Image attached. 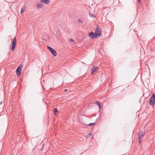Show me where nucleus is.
I'll return each mask as SVG.
<instances>
[{"label":"nucleus","instance_id":"f257e3e1","mask_svg":"<svg viewBox=\"0 0 155 155\" xmlns=\"http://www.w3.org/2000/svg\"><path fill=\"white\" fill-rule=\"evenodd\" d=\"M95 34L97 38L100 37L101 35V30L99 28L98 25H97L96 29L95 30Z\"/></svg>","mask_w":155,"mask_h":155},{"label":"nucleus","instance_id":"f03ea898","mask_svg":"<svg viewBox=\"0 0 155 155\" xmlns=\"http://www.w3.org/2000/svg\"><path fill=\"white\" fill-rule=\"evenodd\" d=\"M145 132L143 131L139 132L138 134V140L140 143L141 142V139L143 138Z\"/></svg>","mask_w":155,"mask_h":155},{"label":"nucleus","instance_id":"7ed1b4c3","mask_svg":"<svg viewBox=\"0 0 155 155\" xmlns=\"http://www.w3.org/2000/svg\"><path fill=\"white\" fill-rule=\"evenodd\" d=\"M155 103V94H153L152 95L149 101V104L152 105Z\"/></svg>","mask_w":155,"mask_h":155},{"label":"nucleus","instance_id":"20e7f679","mask_svg":"<svg viewBox=\"0 0 155 155\" xmlns=\"http://www.w3.org/2000/svg\"><path fill=\"white\" fill-rule=\"evenodd\" d=\"M23 66L22 64L20 65L17 68L16 70V74L18 76L20 75L21 71L22 68Z\"/></svg>","mask_w":155,"mask_h":155},{"label":"nucleus","instance_id":"39448f33","mask_svg":"<svg viewBox=\"0 0 155 155\" xmlns=\"http://www.w3.org/2000/svg\"><path fill=\"white\" fill-rule=\"evenodd\" d=\"M47 48L53 56H56L57 55V52L54 49L48 46L47 47Z\"/></svg>","mask_w":155,"mask_h":155},{"label":"nucleus","instance_id":"423d86ee","mask_svg":"<svg viewBox=\"0 0 155 155\" xmlns=\"http://www.w3.org/2000/svg\"><path fill=\"white\" fill-rule=\"evenodd\" d=\"M16 38H14L12 42V46L11 50L13 51L15 49L16 45Z\"/></svg>","mask_w":155,"mask_h":155},{"label":"nucleus","instance_id":"0eeeda50","mask_svg":"<svg viewBox=\"0 0 155 155\" xmlns=\"http://www.w3.org/2000/svg\"><path fill=\"white\" fill-rule=\"evenodd\" d=\"M89 36L92 38H97V36L95 34H94V33L93 32H91L89 33Z\"/></svg>","mask_w":155,"mask_h":155},{"label":"nucleus","instance_id":"6e6552de","mask_svg":"<svg viewBox=\"0 0 155 155\" xmlns=\"http://www.w3.org/2000/svg\"><path fill=\"white\" fill-rule=\"evenodd\" d=\"M98 67L96 66H94L92 68V70L91 71V74H94V73L96 71V70L98 69Z\"/></svg>","mask_w":155,"mask_h":155},{"label":"nucleus","instance_id":"1a4fd4ad","mask_svg":"<svg viewBox=\"0 0 155 155\" xmlns=\"http://www.w3.org/2000/svg\"><path fill=\"white\" fill-rule=\"evenodd\" d=\"M41 2L45 3L46 4H48L50 2V1L49 0H40Z\"/></svg>","mask_w":155,"mask_h":155},{"label":"nucleus","instance_id":"9d476101","mask_svg":"<svg viewBox=\"0 0 155 155\" xmlns=\"http://www.w3.org/2000/svg\"><path fill=\"white\" fill-rule=\"evenodd\" d=\"M37 7L38 9H40L42 8V5L41 4H38L37 5Z\"/></svg>","mask_w":155,"mask_h":155},{"label":"nucleus","instance_id":"9b49d317","mask_svg":"<svg viewBox=\"0 0 155 155\" xmlns=\"http://www.w3.org/2000/svg\"><path fill=\"white\" fill-rule=\"evenodd\" d=\"M95 102V104L99 107V108L101 109V106L99 102L98 101H96Z\"/></svg>","mask_w":155,"mask_h":155},{"label":"nucleus","instance_id":"f8f14e48","mask_svg":"<svg viewBox=\"0 0 155 155\" xmlns=\"http://www.w3.org/2000/svg\"><path fill=\"white\" fill-rule=\"evenodd\" d=\"M88 136L91 138H93V136H92V134H91V133H89L88 134Z\"/></svg>","mask_w":155,"mask_h":155},{"label":"nucleus","instance_id":"ddd939ff","mask_svg":"<svg viewBox=\"0 0 155 155\" xmlns=\"http://www.w3.org/2000/svg\"><path fill=\"white\" fill-rule=\"evenodd\" d=\"M54 114H56V113L58 112V110L57 108H55L54 109Z\"/></svg>","mask_w":155,"mask_h":155},{"label":"nucleus","instance_id":"4468645a","mask_svg":"<svg viewBox=\"0 0 155 155\" xmlns=\"http://www.w3.org/2000/svg\"><path fill=\"white\" fill-rule=\"evenodd\" d=\"M25 11V8H22L21 9V13H22L24 11Z\"/></svg>","mask_w":155,"mask_h":155},{"label":"nucleus","instance_id":"2eb2a0df","mask_svg":"<svg viewBox=\"0 0 155 155\" xmlns=\"http://www.w3.org/2000/svg\"><path fill=\"white\" fill-rule=\"evenodd\" d=\"M95 123H90V124H89L88 125H87V126H91L92 125H93V126H94L95 125Z\"/></svg>","mask_w":155,"mask_h":155},{"label":"nucleus","instance_id":"dca6fc26","mask_svg":"<svg viewBox=\"0 0 155 155\" xmlns=\"http://www.w3.org/2000/svg\"><path fill=\"white\" fill-rule=\"evenodd\" d=\"M69 41H71V42H74V40L72 39H71V38L69 40Z\"/></svg>","mask_w":155,"mask_h":155},{"label":"nucleus","instance_id":"f3484780","mask_svg":"<svg viewBox=\"0 0 155 155\" xmlns=\"http://www.w3.org/2000/svg\"><path fill=\"white\" fill-rule=\"evenodd\" d=\"M78 21L80 23H83V21L81 20H78Z\"/></svg>","mask_w":155,"mask_h":155},{"label":"nucleus","instance_id":"a211bd4d","mask_svg":"<svg viewBox=\"0 0 155 155\" xmlns=\"http://www.w3.org/2000/svg\"><path fill=\"white\" fill-rule=\"evenodd\" d=\"M141 0H138V2H140Z\"/></svg>","mask_w":155,"mask_h":155},{"label":"nucleus","instance_id":"6ab92c4d","mask_svg":"<svg viewBox=\"0 0 155 155\" xmlns=\"http://www.w3.org/2000/svg\"><path fill=\"white\" fill-rule=\"evenodd\" d=\"M64 91H67V90L66 89H65V90H64Z\"/></svg>","mask_w":155,"mask_h":155},{"label":"nucleus","instance_id":"aec40b11","mask_svg":"<svg viewBox=\"0 0 155 155\" xmlns=\"http://www.w3.org/2000/svg\"><path fill=\"white\" fill-rule=\"evenodd\" d=\"M2 103V102L0 103V104H1Z\"/></svg>","mask_w":155,"mask_h":155},{"label":"nucleus","instance_id":"412c9836","mask_svg":"<svg viewBox=\"0 0 155 155\" xmlns=\"http://www.w3.org/2000/svg\"><path fill=\"white\" fill-rule=\"evenodd\" d=\"M93 16V15H91V16H91H91Z\"/></svg>","mask_w":155,"mask_h":155},{"label":"nucleus","instance_id":"4be33fe9","mask_svg":"<svg viewBox=\"0 0 155 155\" xmlns=\"http://www.w3.org/2000/svg\"><path fill=\"white\" fill-rule=\"evenodd\" d=\"M93 16V15H91V16H91H91Z\"/></svg>","mask_w":155,"mask_h":155}]
</instances>
